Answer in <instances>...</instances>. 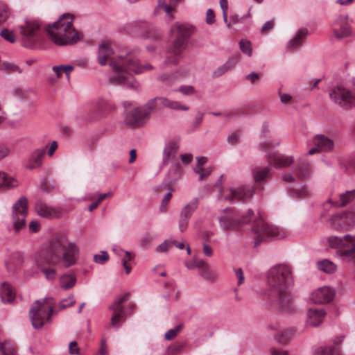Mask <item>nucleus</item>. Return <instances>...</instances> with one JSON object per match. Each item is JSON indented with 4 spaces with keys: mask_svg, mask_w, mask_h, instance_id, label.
<instances>
[{
    "mask_svg": "<svg viewBox=\"0 0 355 355\" xmlns=\"http://www.w3.org/2000/svg\"><path fill=\"white\" fill-rule=\"evenodd\" d=\"M80 248L74 242L69 241L67 236L60 234L51 238L42 254L37 259V264L46 278H55L56 270L46 266L68 268L75 265L79 258Z\"/></svg>",
    "mask_w": 355,
    "mask_h": 355,
    "instance_id": "f257e3e1",
    "label": "nucleus"
},
{
    "mask_svg": "<svg viewBox=\"0 0 355 355\" xmlns=\"http://www.w3.org/2000/svg\"><path fill=\"white\" fill-rule=\"evenodd\" d=\"M293 282L290 266L278 264L269 270L266 295L275 309L286 313L293 311L294 306L290 292Z\"/></svg>",
    "mask_w": 355,
    "mask_h": 355,
    "instance_id": "f03ea898",
    "label": "nucleus"
},
{
    "mask_svg": "<svg viewBox=\"0 0 355 355\" xmlns=\"http://www.w3.org/2000/svg\"><path fill=\"white\" fill-rule=\"evenodd\" d=\"M114 51L110 44L103 42L99 44L98 52V62L105 66L109 61L110 66L115 73L112 78L113 82L122 83L133 73H141L146 70L153 69L150 64L141 65L138 58L133 53H128L125 56L113 57Z\"/></svg>",
    "mask_w": 355,
    "mask_h": 355,
    "instance_id": "7ed1b4c3",
    "label": "nucleus"
},
{
    "mask_svg": "<svg viewBox=\"0 0 355 355\" xmlns=\"http://www.w3.org/2000/svg\"><path fill=\"white\" fill-rule=\"evenodd\" d=\"M73 16L67 12L62 14L52 24L46 26L51 40L58 46L76 44L80 40V34L73 27Z\"/></svg>",
    "mask_w": 355,
    "mask_h": 355,
    "instance_id": "20e7f679",
    "label": "nucleus"
},
{
    "mask_svg": "<svg viewBox=\"0 0 355 355\" xmlns=\"http://www.w3.org/2000/svg\"><path fill=\"white\" fill-rule=\"evenodd\" d=\"M123 107L124 122L128 125L141 126L150 118L157 107V98H152L146 103L139 106L135 101H124Z\"/></svg>",
    "mask_w": 355,
    "mask_h": 355,
    "instance_id": "39448f33",
    "label": "nucleus"
},
{
    "mask_svg": "<svg viewBox=\"0 0 355 355\" xmlns=\"http://www.w3.org/2000/svg\"><path fill=\"white\" fill-rule=\"evenodd\" d=\"M176 38L168 47V54L165 60L166 64L176 65L178 64L182 51L187 48L189 39L193 33V26H187L182 24L176 25Z\"/></svg>",
    "mask_w": 355,
    "mask_h": 355,
    "instance_id": "423d86ee",
    "label": "nucleus"
},
{
    "mask_svg": "<svg viewBox=\"0 0 355 355\" xmlns=\"http://www.w3.org/2000/svg\"><path fill=\"white\" fill-rule=\"evenodd\" d=\"M53 298H44L35 301L32 305L29 315L34 328H42L50 320L53 311Z\"/></svg>",
    "mask_w": 355,
    "mask_h": 355,
    "instance_id": "0eeeda50",
    "label": "nucleus"
},
{
    "mask_svg": "<svg viewBox=\"0 0 355 355\" xmlns=\"http://www.w3.org/2000/svg\"><path fill=\"white\" fill-rule=\"evenodd\" d=\"M327 242L331 248L338 249L337 252L347 260L351 261L355 258V236H331L327 238Z\"/></svg>",
    "mask_w": 355,
    "mask_h": 355,
    "instance_id": "6e6552de",
    "label": "nucleus"
},
{
    "mask_svg": "<svg viewBox=\"0 0 355 355\" xmlns=\"http://www.w3.org/2000/svg\"><path fill=\"white\" fill-rule=\"evenodd\" d=\"M41 25L35 20L26 19L19 26L22 45L27 49H34L39 41Z\"/></svg>",
    "mask_w": 355,
    "mask_h": 355,
    "instance_id": "1a4fd4ad",
    "label": "nucleus"
},
{
    "mask_svg": "<svg viewBox=\"0 0 355 355\" xmlns=\"http://www.w3.org/2000/svg\"><path fill=\"white\" fill-rule=\"evenodd\" d=\"M279 144V141L272 143V141H264L258 145V148L267 153L266 157L270 166L272 164L276 168L288 167L294 162V158L292 156L279 155L276 152L272 153L270 151L271 148L278 146Z\"/></svg>",
    "mask_w": 355,
    "mask_h": 355,
    "instance_id": "9d476101",
    "label": "nucleus"
},
{
    "mask_svg": "<svg viewBox=\"0 0 355 355\" xmlns=\"http://www.w3.org/2000/svg\"><path fill=\"white\" fill-rule=\"evenodd\" d=\"M223 212L224 215L219 218V223L224 230L238 228L240 225L250 223L254 215L252 209H249L241 218H238L235 211L231 209L226 208Z\"/></svg>",
    "mask_w": 355,
    "mask_h": 355,
    "instance_id": "9b49d317",
    "label": "nucleus"
},
{
    "mask_svg": "<svg viewBox=\"0 0 355 355\" xmlns=\"http://www.w3.org/2000/svg\"><path fill=\"white\" fill-rule=\"evenodd\" d=\"M252 230L257 235L258 238V240L254 242L255 246L258 245L266 237H273L276 239H280L284 236V233L282 229L266 223L261 217L254 220Z\"/></svg>",
    "mask_w": 355,
    "mask_h": 355,
    "instance_id": "f8f14e48",
    "label": "nucleus"
},
{
    "mask_svg": "<svg viewBox=\"0 0 355 355\" xmlns=\"http://www.w3.org/2000/svg\"><path fill=\"white\" fill-rule=\"evenodd\" d=\"M27 209L28 200L25 196H21L12 205V220L13 227L17 232L26 225Z\"/></svg>",
    "mask_w": 355,
    "mask_h": 355,
    "instance_id": "ddd939ff",
    "label": "nucleus"
},
{
    "mask_svg": "<svg viewBox=\"0 0 355 355\" xmlns=\"http://www.w3.org/2000/svg\"><path fill=\"white\" fill-rule=\"evenodd\" d=\"M225 193L220 191L219 197L225 201L235 202L245 200L253 196L254 189L252 186H241L237 188H229L225 189Z\"/></svg>",
    "mask_w": 355,
    "mask_h": 355,
    "instance_id": "4468645a",
    "label": "nucleus"
},
{
    "mask_svg": "<svg viewBox=\"0 0 355 355\" xmlns=\"http://www.w3.org/2000/svg\"><path fill=\"white\" fill-rule=\"evenodd\" d=\"M129 294L125 293L121 295L119 298L114 300V302L110 306V309L112 311L111 317L110 325L114 328H119L125 320V313L123 304L128 301Z\"/></svg>",
    "mask_w": 355,
    "mask_h": 355,
    "instance_id": "2eb2a0df",
    "label": "nucleus"
},
{
    "mask_svg": "<svg viewBox=\"0 0 355 355\" xmlns=\"http://www.w3.org/2000/svg\"><path fill=\"white\" fill-rule=\"evenodd\" d=\"M328 94L335 104L342 107L355 105V90H329Z\"/></svg>",
    "mask_w": 355,
    "mask_h": 355,
    "instance_id": "dca6fc26",
    "label": "nucleus"
},
{
    "mask_svg": "<svg viewBox=\"0 0 355 355\" xmlns=\"http://www.w3.org/2000/svg\"><path fill=\"white\" fill-rule=\"evenodd\" d=\"M330 223L334 230H347L355 225V212L346 211L334 215L331 218Z\"/></svg>",
    "mask_w": 355,
    "mask_h": 355,
    "instance_id": "f3484780",
    "label": "nucleus"
},
{
    "mask_svg": "<svg viewBox=\"0 0 355 355\" xmlns=\"http://www.w3.org/2000/svg\"><path fill=\"white\" fill-rule=\"evenodd\" d=\"M334 35L338 39H342L350 35L351 26L348 22V16L340 15L337 17L333 23Z\"/></svg>",
    "mask_w": 355,
    "mask_h": 355,
    "instance_id": "a211bd4d",
    "label": "nucleus"
},
{
    "mask_svg": "<svg viewBox=\"0 0 355 355\" xmlns=\"http://www.w3.org/2000/svg\"><path fill=\"white\" fill-rule=\"evenodd\" d=\"M35 210L40 216L48 219L58 218L60 214V211L58 209L49 206L41 200L36 201Z\"/></svg>",
    "mask_w": 355,
    "mask_h": 355,
    "instance_id": "6ab92c4d",
    "label": "nucleus"
},
{
    "mask_svg": "<svg viewBox=\"0 0 355 355\" xmlns=\"http://www.w3.org/2000/svg\"><path fill=\"white\" fill-rule=\"evenodd\" d=\"M45 148L35 149L27 158L26 168L33 170L42 166L45 157Z\"/></svg>",
    "mask_w": 355,
    "mask_h": 355,
    "instance_id": "aec40b11",
    "label": "nucleus"
},
{
    "mask_svg": "<svg viewBox=\"0 0 355 355\" xmlns=\"http://www.w3.org/2000/svg\"><path fill=\"white\" fill-rule=\"evenodd\" d=\"M334 297V291L324 286L312 293L311 300L315 304H322L331 301Z\"/></svg>",
    "mask_w": 355,
    "mask_h": 355,
    "instance_id": "412c9836",
    "label": "nucleus"
},
{
    "mask_svg": "<svg viewBox=\"0 0 355 355\" xmlns=\"http://www.w3.org/2000/svg\"><path fill=\"white\" fill-rule=\"evenodd\" d=\"M116 109V105L105 100H101L99 101L98 108L95 112V115L90 117L89 121L98 120L108 116L110 113L114 112Z\"/></svg>",
    "mask_w": 355,
    "mask_h": 355,
    "instance_id": "4be33fe9",
    "label": "nucleus"
},
{
    "mask_svg": "<svg viewBox=\"0 0 355 355\" xmlns=\"http://www.w3.org/2000/svg\"><path fill=\"white\" fill-rule=\"evenodd\" d=\"M179 144L175 140L170 141L164 148L162 164L166 165L175 157Z\"/></svg>",
    "mask_w": 355,
    "mask_h": 355,
    "instance_id": "5701e85b",
    "label": "nucleus"
},
{
    "mask_svg": "<svg viewBox=\"0 0 355 355\" xmlns=\"http://www.w3.org/2000/svg\"><path fill=\"white\" fill-rule=\"evenodd\" d=\"M237 56L229 57L223 64L219 66L213 71L211 74L212 78H218L225 74L226 72L234 69L237 63Z\"/></svg>",
    "mask_w": 355,
    "mask_h": 355,
    "instance_id": "b1692460",
    "label": "nucleus"
},
{
    "mask_svg": "<svg viewBox=\"0 0 355 355\" xmlns=\"http://www.w3.org/2000/svg\"><path fill=\"white\" fill-rule=\"evenodd\" d=\"M325 311L322 309L310 308L308 311L307 323L313 327H317L322 322Z\"/></svg>",
    "mask_w": 355,
    "mask_h": 355,
    "instance_id": "393cba45",
    "label": "nucleus"
},
{
    "mask_svg": "<svg viewBox=\"0 0 355 355\" xmlns=\"http://www.w3.org/2000/svg\"><path fill=\"white\" fill-rule=\"evenodd\" d=\"M314 146H318L320 151H328L333 148L334 142L331 139L322 135H317L313 139Z\"/></svg>",
    "mask_w": 355,
    "mask_h": 355,
    "instance_id": "a878e982",
    "label": "nucleus"
},
{
    "mask_svg": "<svg viewBox=\"0 0 355 355\" xmlns=\"http://www.w3.org/2000/svg\"><path fill=\"white\" fill-rule=\"evenodd\" d=\"M23 257L19 252H14L6 261V266L8 271H15L23 263Z\"/></svg>",
    "mask_w": 355,
    "mask_h": 355,
    "instance_id": "bb28decb",
    "label": "nucleus"
},
{
    "mask_svg": "<svg viewBox=\"0 0 355 355\" xmlns=\"http://www.w3.org/2000/svg\"><path fill=\"white\" fill-rule=\"evenodd\" d=\"M355 199V189L352 191H346L345 193L339 195V200L332 201L329 200L328 202L336 207H343L350 203Z\"/></svg>",
    "mask_w": 355,
    "mask_h": 355,
    "instance_id": "cd10ccee",
    "label": "nucleus"
},
{
    "mask_svg": "<svg viewBox=\"0 0 355 355\" xmlns=\"http://www.w3.org/2000/svg\"><path fill=\"white\" fill-rule=\"evenodd\" d=\"M76 276L72 272H66L59 278V284L60 287L67 291L72 288L76 283Z\"/></svg>",
    "mask_w": 355,
    "mask_h": 355,
    "instance_id": "c85d7f7f",
    "label": "nucleus"
},
{
    "mask_svg": "<svg viewBox=\"0 0 355 355\" xmlns=\"http://www.w3.org/2000/svg\"><path fill=\"white\" fill-rule=\"evenodd\" d=\"M1 297L4 303H11L15 297V293L10 284L3 282L1 286Z\"/></svg>",
    "mask_w": 355,
    "mask_h": 355,
    "instance_id": "c756f323",
    "label": "nucleus"
},
{
    "mask_svg": "<svg viewBox=\"0 0 355 355\" xmlns=\"http://www.w3.org/2000/svg\"><path fill=\"white\" fill-rule=\"evenodd\" d=\"M157 102H159L163 106L174 110L187 111L189 107L186 105H182L179 101H172L166 98H156Z\"/></svg>",
    "mask_w": 355,
    "mask_h": 355,
    "instance_id": "7c9ffc66",
    "label": "nucleus"
},
{
    "mask_svg": "<svg viewBox=\"0 0 355 355\" xmlns=\"http://www.w3.org/2000/svg\"><path fill=\"white\" fill-rule=\"evenodd\" d=\"M308 35V30L306 28H300L297 32L296 35L292 38L287 44L288 49H295L302 44V40Z\"/></svg>",
    "mask_w": 355,
    "mask_h": 355,
    "instance_id": "2f4dec72",
    "label": "nucleus"
},
{
    "mask_svg": "<svg viewBox=\"0 0 355 355\" xmlns=\"http://www.w3.org/2000/svg\"><path fill=\"white\" fill-rule=\"evenodd\" d=\"M198 205L199 198H194L182 208L180 214L191 218L194 211L198 209Z\"/></svg>",
    "mask_w": 355,
    "mask_h": 355,
    "instance_id": "473e14b6",
    "label": "nucleus"
},
{
    "mask_svg": "<svg viewBox=\"0 0 355 355\" xmlns=\"http://www.w3.org/2000/svg\"><path fill=\"white\" fill-rule=\"evenodd\" d=\"M295 175L300 180H303L311 173L310 165L305 161H300L297 163L295 168Z\"/></svg>",
    "mask_w": 355,
    "mask_h": 355,
    "instance_id": "72a5a7b5",
    "label": "nucleus"
},
{
    "mask_svg": "<svg viewBox=\"0 0 355 355\" xmlns=\"http://www.w3.org/2000/svg\"><path fill=\"white\" fill-rule=\"evenodd\" d=\"M18 185L17 181L3 172H0V189H10Z\"/></svg>",
    "mask_w": 355,
    "mask_h": 355,
    "instance_id": "f704fd0d",
    "label": "nucleus"
},
{
    "mask_svg": "<svg viewBox=\"0 0 355 355\" xmlns=\"http://www.w3.org/2000/svg\"><path fill=\"white\" fill-rule=\"evenodd\" d=\"M317 267L320 270L328 274H332L336 270V265L329 259L318 261Z\"/></svg>",
    "mask_w": 355,
    "mask_h": 355,
    "instance_id": "c9c22d12",
    "label": "nucleus"
},
{
    "mask_svg": "<svg viewBox=\"0 0 355 355\" xmlns=\"http://www.w3.org/2000/svg\"><path fill=\"white\" fill-rule=\"evenodd\" d=\"M270 171V165L261 169L254 170L252 173L255 182L260 183L261 182L266 181L269 176Z\"/></svg>",
    "mask_w": 355,
    "mask_h": 355,
    "instance_id": "e433bc0d",
    "label": "nucleus"
},
{
    "mask_svg": "<svg viewBox=\"0 0 355 355\" xmlns=\"http://www.w3.org/2000/svg\"><path fill=\"white\" fill-rule=\"evenodd\" d=\"M198 273L200 277L210 282H214L217 279V274L211 270L209 266L202 268Z\"/></svg>",
    "mask_w": 355,
    "mask_h": 355,
    "instance_id": "4c0bfd02",
    "label": "nucleus"
},
{
    "mask_svg": "<svg viewBox=\"0 0 355 355\" xmlns=\"http://www.w3.org/2000/svg\"><path fill=\"white\" fill-rule=\"evenodd\" d=\"M289 192L293 198H305L309 195V191L304 185H298L297 188H291Z\"/></svg>",
    "mask_w": 355,
    "mask_h": 355,
    "instance_id": "58836bf2",
    "label": "nucleus"
},
{
    "mask_svg": "<svg viewBox=\"0 0 355 355\" xmlns=\"http://www.w3.org/2000/svg\"><path fill=\"white\" fill-rule=\"evenodd\" d=\"M0 352L1 355H15L16 351L13 345L9 341L0 342Z\"/></svg>",
    "mask_w": 355,
    "mask_h": 355,
    "instance_id": "ea45409f",
    "label": "nucleus"
},
{
    "mask_svg": "<svg viewBox=\"0 0 355 355\" xmlns=\"http://www.w3.org/2000/svg\"><path fill=\"white\" fill-rule=\"evenodd\" d=\"M293 334L294 333L292 329H286L277 336V341L280 344H285L291 339Z\"/></svg>",
    "mask_w": 355,
    "mask_h": 355,
    "instance_id": "a19ab883",
    "label": "nucleus"
},
{
    "mask_svg": "<svg viewBox=\"0 0 355 355\" xmlns=\"http://www.w3.org/2000/svg\"><path fill=\"white\" fill-rule=\"evenodd\" d=\"M0 35L6 41L14 43L16 42V35L13 31L7 28H3L0 33Z\"/></svg>",
    "mask_w": 355,
    "mask_h": 355,
    "instance_id": "79ce46f5",
    "label": "nucleus"
},
{
    "mask_svg": "<svg viewBox=\"0 0 355 355\" xmlns=\"http://www.w3.org/2000/svg\"><path fill=\"white\" fill-rule=\"evenodd\" d=\"M239 47L241 51L248 55V56L252 55V49L251 42L248 40H241L239 42Z\"/></svg>",
    "mask_w": 355,
    "mask_h": 355,
    "instance_id": "37998d69",
    "label": "nucleus"
},
{
    "mask_svg": "<svg viewBox=\"0 0 355 355\" xmlns=\"http://www.w3.org/2000/svg\"><path fill=\"white\" fill-rule=\"evenodd\" d=\"M168 189L169 191L164 196L160 205V210L162 211H165L166 210V207L172 197L171 193L175 191L174 188L171 185L168 187Z\"/></svg>",
    "mask_w": 355,
    "mask_h": 355,
    "instance_id": "c03bdc74",
    "label": "nucleus"
},
{
    "mask_svg": "<svg viewBox=\"0 0 355 355\" xmlns=\"http://www.w3.org/2000/svg\"><path fill=\"white\" fill-rule=\"evenodd\" d=\"M337 353L334 347H324L317 349L314 352V355H336Z\"/></svg>",
    "mask_w": 355,
    "mask_h": 355,
    "instance_id": "a18cd8bd",
    "label": "nucleus"
},
{
    "mask_svg": "<svg viewBox=\"0 0 355 355\" xmlns=\"http://www.w3.org/2000/svg\"><path fill=\"white\" fill-rule=\"evenodd\" d=\"M10 15V9L7 5L0 2V24L6 21Z\"/></svg>",
    "mask_w": 355,
    "mask_h": 355,
    "instance_id": "49530a36",
    "label": "nucleus"
},
{
    "mask_svg": "<svg viewBox=\"0 0 355 355\" xmlns=\"http://www.w3.org/2000/svg\"><path fill=\"white\" fill-rule=\"evenodd\" d=\"M76 303V300L73 295H71L68 298L64 299L60 302L58 308L60 310L66 309L67 307L71 306Z\"/></svg>",
    "mask_w": 355,
    "mask_h": 355,
    "instance_id": "de8ad7c7",
    "label": "nucleus"
},
{
    "mask_svg": "<svg viewBox=\"0 0 355 355\" xmlns=\"http://www.w3.org/2000/svg\"><path fill=\"white\" fill-rule=\"evenodd\" d=\"M109 259V254L106 251H101V254H95L94 261L98 264H104Z\"/></svg>",
    "mask_w": 355,
    "mask_h": 355,
    "instance_id": "09e8293b",
    "label": "nucleus"
},
{
    "mask_svg": "<svg viewBox=\"0 0 355 355\" xmlns=\"http://www.w3.org/2000/svg\"><path fill=\"white\" fill-rule=\"evenodd\" d=\"M189 220H190V218H189L188 217H185L183 215H182L181 214H180L179 220H178V228L181 232H183L187 230L189 223Z\"/></svg>",
    "mask_w": 355,
    "mask_h": 355,
    "instance_id": "8fccbe9b",
    "label": "nucleus"
},
{
    "mask_svg": "<svg viewBox=\"0 0 355 355\" xmlns=\"http://www.w3.org/2000/svg\"><path fill=\"white\" fill-rule=\"evenodd\" d=\"M279 96L281 100V102L283 103H287L291 102L293 99V95L288 90H279Z\"/></svg>",
    "mask_w": 355,
    "mask_h": 355,
    "instance_id": "3c124183",
    "label": "nucleus"
},
{
    "mask_svg": "<svg viewBox=\"0 0 355 355\" xmlns=\"http://www.w3.org/2000/svg\"><path fill=\"white\" fill-rule=\"evenodd\" d=\"M3 65L7 71L17 72L19 73H21L20 67L15 64L5 62Z\"/></svg>",
    "mask_w": 355,
    "mask_h": 355,
    "instance_id": "603ef678",
    "label": "nucleus"
},
{
    "mask_svg": "<svg viewBox=\"0 0 355 355\" xmlns=\"http://www.w3.org/2000/svg\"><path fill=\"white\" fill-rule=\"evenodd\" d=\"M172 246L171 240H166L162 243L159 245L156 250L158 252H167L168 250Z\"/></svg>",
    "mask_w": 355,
    "mask_h": 355,
    "instance_id": "864d4df0",
    "label": "nucleus"
},
{
    "mask_svg": "<svg viewBox=\"0 0 355 355\" xmlns=\"http://www.w3.org/2000/svg\"><path fill=\"white\" fill-rule=\"evenodd\" d=\"M180 328L181 326H178L174 329L168 330L165 334L164 338L168 340L173 339L178 335Z\"/></svg>",
    "mask_w": 355,
    "mask_h": 355,
    "instance_id": "5fc2aeb1",
    "label": "nucleus"
},
{
    "mask_svg": "<svg viewBox=\"0 0 355 355\" xmlns=\"http://www.w3.org/2000/svg\"><path fill=\"white\" fill-rule=\"evenodd\" d=\"M69 354L71 355H80V349L76 341L71 342L69 345Z\"/></svg>",
    "mask_w": 355,
    "mask_h": 355,
    "instance_id": "6e6d98bb",
    "label": "nucleus"
},
{
    "mask_svg": "<svg viewBox=\"0 0 355 355\" xmlns=\"http://www.w3.org/2000/svg\"><path fill=\"white\" fill-rule=\"evenodd\" d=\"M215 22V14L212 9L209 8L206 12V23L213 24Z\"/></svg>",
    "mask_w": 355,
    "mask_h": 355,
    "instance_id": "4d7b16f0",
    "label": "nucleus"
},
{
    "mask_svg": "<svg viewBox=\"0 0 355 355\" xmlns=\"http://www.w3.org/2000/svg\"><path fill=\"white\" fill-rule=\"evenodd\" d=\"M244 114H245L244 110L243 108H241V109H239L236 110H233V111L227 112L225 114V116L227 118L231 119V118H234L236 116H241L243 115Z\"/></svg>",
    "mask_w": 355,
    "mask_h": 355,
    "instance_id": "13d9d810",
    "label": "nucleus"
},
{
    "mask_svg": "<svg viewBox=\"0 0 355 355\" xmlns=\"http://www.w3.org/2000/svg\"><path fill=\"white\" fill-rule=\"evenodd\" d=\"M58 69H63L67 77L69 78L70 72L73 69V67L70 64H67V65L61 64V65H58V67H55V69H56V70H58Z\"/></svg>",
    "mask_w": 355,
    "mask_h": 355,
    "instance_id": "bf43d9fd",
    "label": "nucleus"
},
{
    "mask_svg": "<svg viewBox=\"0 0 355 355\" xmlns=\"http://www.w3.org/2000/svg\"><path fill=\"white\" fill-rule=\"evenodd\" d=\"M172 171H174V173L175 175V177L174 178L175 180L180 177L182 170L179 163H176L173 166L172 168L170 170V173H171Z\"/></svg>",
    "mask_w": 355,
    "mask_h": 355,
    "instance_id": "052dcab7",
    "label": "nucleus"
},
{
    "mask_svg": "<svg viewBox=\"0 0 355 355\" xmlns=\"http://www.w3.org/2000/svg\"><path fill=\"white\" fill-rule=\"evenodd\" d=\"M235 275L238 279V285H241L244 282V275L241 268L235 270Z\"/></svg>",
    "mask_w": 355,
    "mask_h": 355,
    "instance_id": "680f3d73",
    "label": "nucleus"
},
{
    "mask_svg": "<svg viewBox=\"0 0 355 355\" xmlns=\"http://www.w3.org/2000/svg\"><path fill=\"white\" fill-rule=\"evenodd\" d=\"M9 153H10L9 148L3 144H0V161L2 159L7 157L9 155Z\"/></svg>",
    "mask_w": 355,
    "mask_h": 355,
    "instance_id": "e2e57ef3",
    "label": "nucleus"
},
{
    "mask_svg": "<svg viewBox=\"0 0 355 355\" xmlns=\"http://www.w3.org/2000/svg\"><path fill=\"white\" fill-rule=\"evenodd\" d=\"M282 178L285 182L288 183L293 182L295 180L293 174L289 172L284 173Z\"/></svg>",
    "mask_w": 355,
    "mask_h": 355,
    "instance_id": "0e129e2a",
    "label": "nucleus"
},
{
    "mask_svg": "<svg viewBox=\"0 0 355 355\" xmlns=\"http://www.w3.org/2000/svg\"><path fill=\"white\" fill-rule=\"evenodd\" d=\"M29 229L33 232H37L40 229V224L36 220H33L29 223Z\"/></svg>",
    "mask_w": 355,
    "mask_h": 355,
    "instance_id": "69168bd1",
    "label": "nucleus"
},
{
    "mask_svg": "<svg viewBox=\"0 0 355 355\" xmlns=\"http://www.w3.org/2000/svg\"><path fill=\"white\" fill-rule=\"evenodd\" d=\"M58 147V143L56 141H53L51 143V145L49 146V148L48 150L47 154L49 157H52L55 153V151L57 150Z\"/></svg>",
    "mask_w": 355,
    "mask_h": 355,
    "instance_id": "338daca9",
    "label": "nucleus"
},
{
    "mask_svg": "<svg viewBox=\"0 0 355 355\" xmlns=\"http://www.w3.org/2000/svg\"><path fill=\"white\" fill-rule=\"evenodd\" d=\"M203 116H204L203 113H202L200 112L197 113V114L196 115L195 119L193 120V125L196 127H198L201 124L202 121L203 119Z\"/></svg>",
    "mask_w": 355,
    "mask_h": 355,
    "instance_id": "774afa93",
    "label": "nucleus"
}]
</instances>
